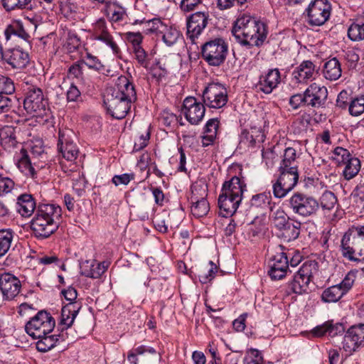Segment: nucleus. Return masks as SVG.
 <instances>
[{
  "label": "nucleus",
  "instance_id": "nucleus-43",
  "mask_svg": "<svg viewBox=\"0 0 364 364\" xmlns=\"http://www.w3.org/2000/svg\"><path fill=\"white\" fill-rule=\"evenodd\" d=\"M60 335H45L41 338H37L36 348L40 352H46L53 348L59 341Z\"/></svg>",
  "mask_w": 364,
  "mask_h": 364
},
{
  "label": "nucleus",
  "instance_id": "nucleus-38",
  "mask_svg": "<svg viewBox=\"0 0 364 364\" xmlns=\"http://www.w3.org/2000/svg\"><path fill=\"white\" fill-rule=\"evenodd\" d=\"M4 8L9 11L14 9L32 10L36 6L35 0H1Z\"/></svg>",
  "mask_w": 364,
  "mask_h": 364
},
{
  "label": "nucleus",
  "instance_id": "nucleus-62",
  "mask_svg": "<svg viewBox=\"0 0 364 364\" xmlns=\"http://www.w3.org/2000/svg\"><path fill=\"white\" fill-rule=\"evenodd\" d=\"M329 328H328V334L331 337H334L345 332V327L342 323H336L333 324L332 321H328Z\"/></svg>",
  "mask_w": 364,
  "mask_h": 364
},
{
  "label": "nucleus",
  "instance_id": "nucleus-9",
  "mask_svg": "<svg viewBox=\"0 0 364 364\" xmlns=\"http://www.w3.org/2000/svg\"><path fill=\"white\" fill-rule=\"evenodd\" d=\"M316 265L311 262H304L294 274L293 280L289 283V291L297 294L308 293L314 272L316 270Z\"/></svg>",
  "mask_w": 364,
  "mask_h": 364
},
{
  "label": "nucleus",
  "instance_id": "nucleus-40",
  "mask_svg": "<svg viewBox=\"0 0 364 364\" xmlns=\"http://www.w3.org/2000/svg\"><path fill=\"white\" fill-rule=\"evenodd\" d=\"M341 288L336 284L326 289L321 294V300L325 303L338 301L344 295Z\"/></svg>",
  "mask_w": 364,
  "mask_h": 364
},
{
  "label": "nucleus",
  "instance_id": "nucleus-15",
  "mask_svg": "<svg viewBox=\"0 0 364 364\" xmlns=\"http://www.w3.org/2000/svg\"><path fill=\"white\" fill-rule=\"evenodd\" d=\"M343 349L351 353L364 346V324L353 326L348 328L343 338Z\"/></svg>",
  "mask_w": 364,
  "mask_h": 364
},
{
  "label": "nucleus",
  "instance_id": "nucleus-11",
  "mask_svg": "<svg viewBox=\"0 0 364 364\" xmlns=\"http://www.w3.org/2000/svg\"><path fill=\"white\" fill-rule=\"evenodd\" d=\"M279 176L273 184V194L275 198H282L287 196L297 184L299 172L296 170H279Z\"/></svg>",
  "mask_w": 364,
  "mask_h": 364
},
{
  "label": "nucleus",
  "instance_id": "nucleus-19",
  "mask_svg": "<svg viewBox=\"0 0 364 364\" xmlns=\"http://www.w3.org/2000/svg\"><path fill=\"white\" fill-rule=\"evenodd\" d=\"M304 93L307 107L314 108L325 107L328 97V90L325 86L312 83L304 91Z\"/></svg>",
  "mask_w": 364,
  "mask_h": 364
},
{
  "label": "nucleus",
  "instance_id": "nucleus-41",
  "mask_svg": "<svg viewBox=\"0 0 364 364\" xmlns=\"http://www.w3.org/2000/svg\"><path fill=\"white\" fill-rule=\"evenodd\" d=\"M146 353L151 355H156V350L148 346L141 345L134 348L132 350L128 353L127 360L131 364H138V355H142Z\"/></svg>",
  "mask_w": 364,
  "mask_h": 364
},
{
  "label": "nucleus",
  "instance_id": "nucleus-14",
  "mask_svg": "<svg viewBox=\"0 0 364 364\" xmlns=\"http://www.w3.org/2000/svg\"><path fill=\"white\" fill-rule=\"evenodd\" d=\"M207 195L206 187L200 185H194L191 187V213L195 217H203L208 213L210 207L206 200Z\"/></svg>",
  "mask_w": 364,
  "mask_h": 364
},
{
  "label": "nucleus",
  "instance_id": "nucleus-60",
  "mask_svg": "<svg viewBox=\"0 0 364 364\" xmlns=\"http://www.w3.org/2000/svg\"><path fill=\"white\" fill-rule=\"evenodd\" d=\"M149 28L147 30L151 33H160L163 31L164 28H166V25L159 18H153L151 20L146 21Z\"/></svg>",
  "mask_w": 364,
  "mask_h": 364
},
{
  "label": "nucleus",
  "instance_id": "nucleus-34",
  "mask_svg": "<svg viewBox=\"0 0 364 364\" xmlns=\"http://www.w3.org/2000/svg\"><path fill=\"white\" fill-rule=\"evenodd\" d=\"M299 162L296 150L292 147H288L284 150L283 159L279 170H296L298 171Z\"/></svg>",
  "mask_w": 364,
  "mask_h": 364
},
{
  "label": "nucleus",
  "instance_id": "nucleus-48",
  "mask_svg": "<svg viewBox=\"0 0 364 364\" xmlns=\"http://www.w3.org/2000/svg\"><path fill=\"white\" fill-rule=\"evenodd\" d=\"M13 237L14 235L11 230H0V257L9 251Z\"/></svg>",
  "mask_w": 364,
  "mask_h": 364
},
{
  "label": "nucleus",
  "instance_id": "nucleus-51",
  "mask_svg": "<svg viewBox=\"0 0 364 364\" xmlns=\"http://www.w3.org/2000/svg\"><path fill=\"white\" fill-rule=\"evenodd\" d=\"M349 151L341 146H337L334 149L332 156V159L338 166L344 165L348 162V160L353 159Z\"/></svg>",
  "mask_w": 364,
  "mask_h": 364
},
{
  "label": "nucleus",
  "instance_id": "nucleus-52",
  "mask_svg": "<svg viewBox=\"0 0 364 364\" xmlns=\"http://www.w3.org/2000/svg\"><path fill=\"white\" fill-rule=\"evenodd\" d=\"M349 112L353 116H359L364 112V95L352 100L348 106Z\"/></svg>",
  "mask_w": 364,
  "mask_h": 364
},
{
  "label": "nucleus",
  "instance_id": "nucleus-53",
  "mask_svg": "<svg viewBox=\"0 0 364 364\" xmlns=\"http://www.w3.org/2000/svg\"><path fill=\"white\" fill-rule=\"evenodd\" d=\"M82 64L87 65L90 69L100 71L103 68V65L97 56L86 52L85 55L81 60Z\"/></svg>",
  "mask_w": 364,
  "mask_h": 364
},
{
  "label": "nucleus",
  "instance_id": "nucleus-13",
  "mask_svg": "<svg viewBox=\"0 0 364 364\" xmlns=\"http://www.w3.org/2000/svg\"><path fill=\"white\" fill-rule=\"evenodd\" d=\"M204 103L213 108H221L228 102L226 89L220 83L210 84L203 92Z\"/></svg>",
  "mask_w": 364,
  "mask_h": 364
},
{
  "label": "nucleus",
  "instance_id": "nucleus-58",
  "mask_svg": "<svg viewBox=\"0 0 364 364\" xmlns=\"http://www.w3.org/2000/svg\"><path fill=\"white\" fill-rule=\"evenodd\" d=\"M289 105L294 109L301 106H306L305 93L304 92L303 94H296L292 95L289 99Z\"/></svg>",
  "mask_w": 364,
  "mask_h": 364
},
{
  "label": "nucleus",
  "instance_id": "nucleus-12",
  "mask_svg": "<svg viewBox=\"0 0 364 364\" xmlns=\"http://www.w3.org/2000/svg\"><path fill=\"white\" fill-rule=\"evenodd\" d=\"M132 102H134L109 92H107L104 100L107 112L112 117L117 119H122L126 117Z\"/></svg>",
  "mask_w": 364,
  "mask_h": 364
},
{
  "label": "nucleus",
  "instance_id": "nucleus-26",
  "mask_svg": "<svg viewBox=\"0 0 364 364\" xmlns=\"http://www.w3.org/2000/svg\"><path fill=\"white\" fill-rule=\"evenodd\" d=\"M241 201L242 200L240 198L221 193L218 200L219 214L225 218L233 215L239 208Z\"/></svg>",
  "mask_w": 364,
  "mask_h": 364
},
{
  "label": "nucleus",
  "instance_id": "nucleus-6",
  "mask_svg": "<svg viewBox=\"0 0 364 364\" xmlns=\"http://www.w3.org/2000/svg\"><path fill=\"white\" fill-rule=\"evenodd\" d=\"M289 206L294 214L303 218L316 215L319 210V203L315 198L299 192L291 196Z\"/></svg>",
  "mask_w": 364,
  "mask_h": 364
},
{
  "label": "nucleus",
  "instance_id": "nucleus-45",
  "mask_svg": "<svg viewBox=\"0 0 364 364\" xmlns=\"http://www.w3.org/2000/svg\"><path fill=\"white\" fill-rule=\"evenodd\" d=\"M97 262L86 261L81 267V273L87 277L99 279L103 274V268L100 269Z\"/></svg>",
  "mask_w": 364,
  "mask_h": 364
},
{
  "label": "nucleus",
  "instance_id": "nucleus-24",
  "mask_svg": "<svg viewBox=\"0 0 364 364\" xmlns=\"http://www.w3.org/2000/svg\"><path fill=\"white\" fill-rule=\"evenodd\" d=\"M281 81V75L279 69H270L264 75L259 77L255 87L264 94H270Z\"/></svg>",
  "mask_w": 364,
  "mask_h": 364
},
{
  "label": "nucleus",
  "instance_id": "nucleus-50",
  "mask_svg": "<svg viewBox=\"0 0 364 364\" xmlns=\"http://www.w3.org/2000/svg\"><path fill=\"white\" fill-rule=\"evenodd\" d=\"M319 208L321 207L323 210H331L334 208L336 203L337 198L331 191H325L320 198Z\"/></svg>",
  "mask_w": 364,
  "mask_h": 364
},
{
  "label": "nucleus",
  "instance_id": "nucleus-18",
  "mask_svg": "<svg viewBox=\"0 0 364 364\" xmlns=\"http://www.w3.org/2000/svg\"><path fill=\"white\" fill-rule=\"evenodd\" d=\"M21 283L18 278L10 273L0 274V291L3 299H14L20 292Z\"/></svg>",
  "mask_w": 364,
  "mask_h": 364
},
{
  "label": "nucleus",
  "instance_id": "nucleus-44",
  "mask_svg": "<svg viewBox=\"0 0 364 364\" xmlns=\"http://www.w3.org/2000/svg\"><path fill=\"white\" fill-rule=\"evenodd\" d=\"M17 166L21 171L24 173L26 175H29L32 178L36 177V171L31 164L26 151L23 149H21V156L18 160Z\"/></svg>",
  "mask_w": 364,
  "mask_h": 364
},
{
  "label": "nucleus",
  "instance_id": "nucleus-33",
  "mask_svg": "<svg viewBox=\"0 0 364 364\" xmlns=\"http://www.w3.org/2000/svg\"><path fill=\"white\" fill-rule=\"evenodd\" d=\"M219 121L217 118L209 119L205 127L204 135L202 136L203 146H208L213 144L218 133Z\"/></svg>",
  "mask_w": 364,
  "mask_h": 364
},
{
  "label": "nucleus",
  "instance_id": "nucleus-10",
  "mask_svg": "<svg viewBox=\"0 0 364 364\" xmlns=\"http://www.w3.org/2000/svg\"><path fill=\"white\" fill-rule=\"evenodd\" d=\"M331 5L328 0H314L306 10L307 22L313 26L323 25L329 18Z\"/></svg>",
  "mask_w": 364,
  "mask_h": 364
},
{
  "label": "nucleus",
  "instance_id": "nucleus-2",
  "mask_svg": "<svg viewBox=\"0 0 364 364\" xmlns=\"http://www.w3.org/2000/svg\"><path fill=\"white\" fill-rule=\"evenodd\" d=\"M62 215L61 208L55 204H40L31 222V228L37 238L46 239L59 227Z\"/></svg>",
  "mask_w": 364,
  "mask_h": 364
},
{
  "label": "nucleus",
  "instance_id": "nucleus-16",
  "mask_svg": "<svg viewBox=\"0 0 364 364\" xmlns=\"http://www.w3.org/2000/svg\"><path fill=\"white\" fill-rule=\"evenodd\" d=\"M208 17V13L202 11L196 12L188 17L187 37L190 38L193 43H196V39L207 26Z\"/></svg>",
  "mask_w": 364,
  "mask_h": 364
},
{
  "label": "nucleus",
  "instance_id": "nucleus-54",
  "mask_svg": "<svg viewBox=\"0 0 364 364\" xmlns=\"http://www.w3.org/2000/svg\"><path fill=\"white\" fill-rule=\"evenodd\" d=\"M250 0H217V8L224 11L233 7L235 4L242 6Z\"/></svg>",
  "mask_w": 364,
  "mask_h": 364
},
{
  "label": "nucleus",
  "instance_id": "nucleus-39",
  "mask_svg": "<svg viewBox=\"0 0 364 364\" xmlns=\"http://www.w3.org/2000/svg\"><path fill=\"white\" fill-rule=\"evenodd\" d=\"M269 209L272 211V213L269 216L271 222H272L273 226L279 231L290 220L287 217V213L282 208H279L276 209L275 210H274L272 207H270Z\"/></svg>",
  "mask_w": 364,
  "mask_h": 364
},
{
  "label": "nucleus",
  "instance_id": "nucleus-31",
  "mask_svg": "<svg viewBox=\"0 0 364 364\" xmlns=\"http://www.w3.org/2000/svg\"><path fill=\"white\" fill-rule=\"evenodd\" d=\"M36 208V203L30 194H22L18 197L16 210L23 216H30Z\"/></svg>",
  "mask_w": 364,
  "mask_h": 364
},
{
  "label": "nucleus",
  "instance_id": "nucleus-23",
  "mask_svg": "<svg viewBox=\"0 0 364 364\" xmlns=\"http://www.w3.org/2000/svg\"><path fill=\"white\" fill-rule=\"evenodd\" d=\"M2 60L14 69H23L30 61L28 53L18 48L5 50Z\"/></svg>",
  "mask_w": 364,
  "mask_h": 364
},
{
  "label": "nucleus",
  "instance_id": "nucleus-28",
  "mask_svg": "<svg viewBox=\"0 0 364 364\" xmlns=\"http://www.w3.org/2000/svg\"><path fill=\"white\" fill-rule=\"evenodd\" d=\"M0 143L5 150L11 151L14 149L18 144L16 128L5 126L0 129Z\"/></svg>",
  "mask_w": 364,
  "mask_h": 364
},
{
  "label": "nucleus",
  "instance_id": "nucleus-22",
  "mask_svg": "<svg viewBox=\"0 0 364 364\" xmlns=\"http://www.w3.org/2000/svg\"><path fill=\"white\" fill-rule=\"evenodd\" d=\"M107 92L123 97L129 101L135 102L137 98L134 85L124 75L119 76L114 87L109 88Z\"/></svg>",
  "mask_w": 364,
  "mask_h": 364
},
{
  "label": "nucleus",
  "instance_id": "nucleus-56",
  "mask_svg": "<svg viewBox=\"0 0 364 364\" xmlns=\"http://www.w3.org/2000/svg\"><path fill=\"white\" fill-rule=\"evenodd\" d=\"M14 187V182L8 177L0 174V196L11 191Z\"/></svg>",
  "mask_w": 364,
  "mask_h": 364
},
{
  "label": "nucleus",
  "instance_id": "nucleus-1",
  "mask_svg": "<svg viewBox=\"0 0 364 364\" xmlns=\"http://www.w3.org/2000/svg\"><path fill=\"white\" fill-rule=\"evenodd\" d=\"M232 33L237 43L251 48L263 44L267 38V27L261 21L243 14L235 21Z\"/></svg>",
  "mask_w": 364,
  "mask_h": 364
},
{
  "label": "nucleus",
  "instance_id": "nucleus-29",
  "mask_svg": "<svg viewBox=\"0 0 364 364\" xmlns=\"http://www.w3.org/2000/svg\"><path fill=\"white\" fill-rule=\"evenodd\" d=\"M315 74V65L310 60H306L301 63L292 73L293 77L297 82H305L313 77Z\"/></svg>",
  "mask_w": 364,
  "mask_h": 364
},
{
  "label": "nucleus",
  "instance_id": "nucleus-55",
  "mask_svg": "<svg viewBox=\"0 0 364 364\" xmlns=\"http://www.w3.org/2000/svg\"><path fill=\"white\" fill-rule=\"evenodd\" d=\"M254 138L255 137H253V136L247 131V129H245L241 132L240 143V144H244L247 147L253 148L259 144Z\"/></svg>",
  "mask_w": 364,
  "mask_h": 364
},
{
  "label": "nucleus",
  "instance_id": "nucleus-61",
  "mask_svg": "<svg viewBox=\"0 0 364 364\" xmlns=\"http://www.w3.org/2000/svg\"><path fill=\"white\" fill-rule=\"evenodd\" d=\"M355 280V274L353 273L349 272L343 279V281L337 286H340L345 294L353 286Z\"/></svg>",
  "mask_w": 364,
  "mask_h": 364
},
{
  "label": "nucleus",
  "instance_id": "nucleus-7",
  "mask_svg": "<svg viewBox=\"0 0 364 364\" xmlns=\"http://www.w3.org/2000/svg\"><path fill=\"white\" fill-rule=\"evenodd\" d=\"M201 53L209 65L218 67L225 60L228 45L223 38H215L203 45Z\"/></svg>",
  "mask_w": 364,
  "mask_h": 364
},
{
  "label": "nucleus",
  "instance_id": "nucleus-47",
  "mask_svg": "<svg viewBox=\"0 0 364 364\" xmlns=\"http://www.w3.org/2000/svg\"><path fill=\"white\" fill-rule=\"evenodd\" d=\"M348 36L352 41L364 40V23L353 22L348 28Z\"/></svg>",
  "mask_w": 364,
  "mask_h": 364
},
{
  "label": "nucleus",
  "instance_id": "nucleus-59",
  "mask_svg": "<svg viewBox=\"0 0 364 364\" xmlns=\"http://www.w3.org/2000/svg\"><path fill=\"white\" fill-rule=\"evenodd\" d=\"M134 178V173H124L122 175H115L112 179V182L116 186L127 185Z\"/></svg>",
  "mask_w": 364,
  "mask_h": 364
},
{
  "label": "nucleus",
  "instance_id": "nucleus-17",
  "mask_svg": "<svg viewBox=\"0 0 364 364\" xmlns=\"http://www.w3.org/2000/svg\"><path fill=\"white\" fill-rule=\"evenodd\" d=\"M182 112L189 123L198 124L203 119L205 109L195 97H188L183 100Z\"/></svg>",
  "mask_w": 364,
  "mask_h": 364
},
{
  "label": "nucleus",
  "instance_id": "nucleus-4",
  "mask_svg": "<svg viewBox=\"0 0 364 364\" xmlns=\"http://www.w3.org/2000/svg\"><path fill=\"white\" fill-rule=\"evenodd\" d=\"M357 235L352 238L344 235L341 240V251L343 257L351 262H364V226L358 229Z\"/></svg>",
  "mask_w": 364,
  "mask_h": 364
},
{
  "label": "nucleus",
  "instance_id": "nucleus-63",
  "mask_svg": "<svg viewBox=\"0 0 364 364\" xmlns=\"http://www.w3.org/2000/svg\"><path fill=\"white\" fill-rule=\"evenodd\" d=\"M247 131L259 144L264 141L265 135L263 129L260 127L251 126L250 128L247 129Z\"/></svg>",
  "mask_w": 364,
  "mask_h": 364
},
{
  "label": "nucleus",
  "instance_id": "nucleus-8",
  "mask_svg": "<svg viewBox=\"0 0 364 364\" xmlns=\"http://www.w3.org/2000/svg\"><path fill=\"white\" fill-rule=\"evenodd\" d=\"M62 294L65 299L70 301V303L63 306L61 309L59 326L61 327L62 330H64L73 325L75 317L81 309V304L75 301L77 292L75 288L70 287L68 289L63 290Z\"/></svg>",
  "mask_w": 364,
  "mask_h": 364
},
{
  "label": "nucleus",
  "instance_id": "nucleus-42",
  "mask_svg": "<svg viewBox=\"0 0 364 364\" xmlns=\"http://www.w3.org/2000/svg\"><path fill=\"white\" fill-rule=\"evenodd\" d=\"M343 166H345V167L343 171V176L346 180L353 178L360 169V160L356 157L348 159V162Z\"/></svg>",
  "mask_w": 364,
  "mask_h": 364
},
{
  "label": "nucleus",
  "instance_id": "nucleus-27",
  "mask_svg": "<svg viewBox=\"0 0 364 364\" xmlns=\"http://www.w3.org/2000/svg\"><path fill=\"white\" fill-rule=\"evenodd\" d=\"M246 188V183L242 178L233 176L223 183L221 193L242 200L243 193L247 190Z\"/></svg>",
  "mask_w": 364,
  "mask_h": 364
},
{
  "label": "nucleus",
  "instance_id": "nucleus-49",
  "mask_svg": "<svg viewBox=\"0 0 364 364\" xmlns=\"http://www.w3.org/2000/svg\"><path fill=\"white\" fill-rule=\"evenodd\" d=\"M160 34H161L163 41L168 46H173L180 37L179 31L173 27H168L166 25V28H164Z\"/></svg>",
  "mask_w": 364,
  "mask_h": 364
},
{
  "label": "nucleus",
  "instance_id": "nucleus-25",
  "mask_svg": "<svg viewBox=\"0 0 364 364\" xmlns=\"http://www.w3.org/2000/svg\"><path fill=\"white\" fill-rule=\"evenodd\" d=\"M15 92L13 80L6 76L0 75V113L9 110L11 106V100L8 95Z\"/></svg>",
  "mask_w": 364,
  "mask_h": 364
},
{
  "label": "nucleus",
  "instance_id": "nucleus-46",
  "mask_svg": "<svg viewBox=\"0 0 364 364\" xmlns=\"http://www.w3.org/2000/svg\"><path fill=\"white\" fill-rule=\"evenodd\" d=\"M272 197L269 193H262L255 195L250 200V206L253 208L266 209L270 208Z\"/></svg>",
  "mask_w": 364,
  "mask_h": 364
},
{
  "label": "nucleus",
  "instance_id": "nucleus-30",
  "mask_svg": "<svg viewBox=\"0 0 364 364\" xmlns=\"http://www.w3.org/2000/svg\"><path fill=\"white\" fill-rule=\"evenodd\" d=\"M58 149L62 156L69 161H75L79 153L76 144L64 139L63 135L59 136Z\"/></svg>",
  "mask_w": 364,
  "mask_h": 364
},
{
  "label": "nucleus",
  "instance_id": "nucleus-3",
  "mask_svg": "<svg viewBox=\"0 0 364 364\" xmlns=\"http://www.w3.org/2000/svg\"><path fill=\"white\" fill-rule=\"evenodd\" d=\"M23 107L28 114L36 117H48L50 114L46 95L41 88L34 85L27 89Z\"/></svg>",
  "mask_w": 364,
  "mask_h": 364
},
{
  "label": "nucleus",
  "instance_id": "nucleus-37",
  "mask_svg": "<svg viewBox=\"0 0 364 364\" xmlns=\"http://www.w3.org/2000/svg\"><path fill=\"white\" fill-rule=\"evenodd\" d=\"M218 272V267L212 261H209L207 265L200 267L198 270L199 281L202 284H207L213 280Z\"/></svg>",
  "mask_w": 364,
  "mask_h": 364
},
{
  "label": "nucleus",
  "instance_id": "nucleus-57",
  "mask_svg": "<svg viewBox=\"0 0 364 364\" xmlns=\"http://www.w3.org/2000/svg\"><path fill=\"white\" fill-rule=\"evenodd\" d=\"M134 53L137 62L144 68H147L149 65V60L147 59V54L146 51L141 47L134 48Z\"/></svg>",
  "mask_w": 364,
  "mask_h": 364
},
{
  "label": "nucleus",
  "instance_id": "nucleus-20",
  "mask_svg": "<svg viewBox=\"0 0 364 364\" xmlns=\"http://www.w3.org/2000/svg\"><path fill=\"white\" fill-rule=\"evenodd\" d=\"M268 274L273 280H279L284 278L289 269V259L284 252H279L274 255L269 262Z\"/></svg>",
  "mask_w": 364,
  "mask_h": 364
},
{
  "label": "nucleus",
  "instance_id": "nucleus-64",
  "mask_svg": "<svg viewBox=\"0 0 364 364\" xmlns=\"http://www.w3.org/2000/svg\"><path fill=\"white\" fill-rule=\"evenodd\" d=\"M66 46L70 52L74 51L80 46V40L75 34H70L67 39Z\"/></svg>",
  "mask_w": 364,
  "mask_h": 364
},
{
  "label": "nucleus",
  "instance_id": "nucleus-5",
  "mask_svg": "<svg viewBox=\"0 0 364 364\" xmlns=\"http://www.w3.org/2000/svg\"><path fill=\"white\" fill-rule=\"evenodd\" d=\"M55 325V319L50 313L41 310L26 323L25 330L33 338H41L50 333Z\"/></svg>",
  "mask_w": 364,
  "mask_h": 364
},
{
  "label": "nucleus",
  "instance_id": "nucleus-32",
  "mask_svg": "<svg viewBox=\"0 0 364 364\" xmlns=\"http://www.w3.org/2000/svg\"><path fill=\"white\" fill-rule=\"evenodd\" d=\"M300 228L301 223L289 220L280 230H279L278 236L287 242L295 240L299 236Z\"/></svg>",
  "mask_w": 364,
  "mask_h": 364
},
{
  "label": "nucleus",
  "instance_id": "nucleus-21",
  "mask_svg": "<svg viewBox=\"0 0 364 364\" xmlns=\"http://www.w3.org/2000/svg\"><path fill=\"white\" fill-rule=\"evenodd\" d=\"M93 36L95 39L100 41L109 46L116 55L121 53L112 36L108 31L106 21L104 18H100L93 25Z\"/></svg>",
  "mask_w": 364,
  "mask_h": 364
},
{
  "label": "nucleus",
  "instance_id": "nucleus-35",
  "mask_svg": "<svg viewBox=\"0 0 364 364\" xmlns=\"http://www.w3.org/2000/svg\"><path fill=\"white\" fill-rule=\"evenodd\" d=\"M4 35L7 41L11 36H18L26 42H29L31 38V36L25 31L23 23L19 21H14L9 25L4 31Z\"/></svg>",
  "mask_w": 364,
  "mask_h": 364
},
{
  "label": "nucleus",
  "instance_id": "nucleus-36",
  "mask_svg": "<svg viewBox=\"0 0 364 364\" xmlns=\"http://www.w3.org/2000/svg\"><path fill=\"white\" fill-rule=\"evenodd\" d=\"M324 77L329 80H336L341 76V68L339 61L333 58L327 61L323 70Z\"/></svg>",
  "mask_w": 364,
  "mask_h": 364
}]
</instances>
